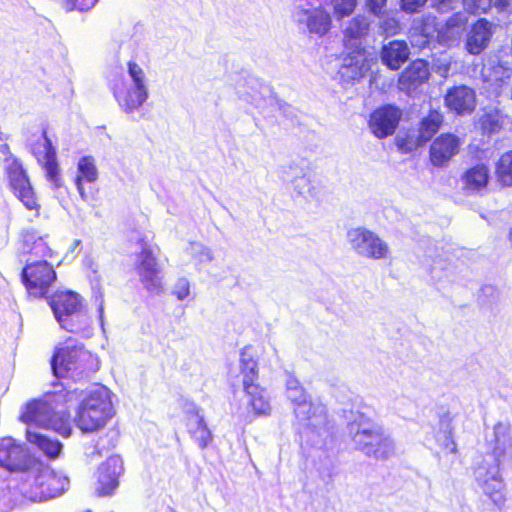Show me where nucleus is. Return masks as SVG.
Wrapping results in <instances>:
<instances>
[{"label":"nucleus","mask_w":512,"mask_h":512,"mask_svg":"<svg viewBox=\"0 0 512 512\" xmlns=\"http://www.w3.org/2000/svg\"><path fill=\"white\" fill-rule=\"evenodd\" d=\"M82 391L77 389H61L48 393L45 398H34L27 401L19 415V421L38 428L50 429L68 438L72 434L69 408L77 403Z\"/></svg>","instance_id":"obj_1"},{"label":"nucleus","mask_w":512,"mask_h":512,"mask_svg":"<svg viewBox=\"0 0 512 512\" xmlns=\"http://www.w3.org/2000/svg\"><path fill=\"white\" fill-rule=\"evenodd\" d=\"M50 364L56 377L74 381L89 379L100 368L98 357L71 337L55 347Z\"/></svg>","instance_id":"obj_2"},{"label":"nucleus","mask_w":512,"mask_h":512,"mask_svg":"<svg viewBox=\"0 0 512 512\" xmlns=\"http://www.w3.org/2000/svg\"><path fill=\"white\" fill-rule=\"evenodd\" d=\"M114 416L111 391L97 384L80 401L74 423L83 434H92L104 429Z\"/></svg>","instance_id":"obj_3"},{"label":"nucleus","mask_w":512,"mask_h":512,"mask_svg":"<svg viewBox=\"0 0 512 512\" xmlns=\"http://www.w3.org/2000/svg\"><path fill=\"white\" fill-rule=\"evenodd\" d=\"M56 320L70 333H80L90 326L91 317L83 311L80 296L71 290H56L49 298Z\"/></svg>","instance_id":"obj_4"},{"label":"nucleus","mask_w":512,"mask_h":512,"mask_svg":"<svg viewBox=\"0 0 512 512\" xmlns=\"http://www.w3.org/2000/svg\"><path fill=\"white\" fill-rule=\"evenodd\" d=\"M251 347H244L240 357V373L242 375L243 391L248 397V407L255 417L270 414L271 406L266 390L259 380V365L257 359L249 354Z\"/></svg>","instance_id":"obj_5"},{"label":"nucleus","mask_w":512,"mask_h":512,"mask_svg":"<svg viewBox=\"0 0 512 512\" xmlns=\"http://www.w3.org/2000/svg\"><path fill=\"white\" fill-rule=\"evenodd\" d=\"M138 244L140 251L135 254L134 269L139 281L149 293L159 294L163 291L161 270L157 259L160 248L157 245L148 244L144 238L139 239Z\"/></svg>","instance_id":"obj_6"},{"label":"nucleus","mask_w":512,"mask_h":512,"mask_svg":"<svg viewBox=\"0 0 512 512\" xmlns=\"http://www.w3.org/2000/svg\"><path fill=\"white\" fill-rule=\"evenodd\" d=\"M355 448L366 457L385 461L394 455V443L379 426L358 430L353 435Z\"/></svg>","instance_id":"obj_7"},{"label":"nucleus","mask_w":512,"mask_h":512,"mask_svg":"<svg viewBox=\"0 0 512 512\" xmlns=\"http://www.w3.org/2000/svg\"><path fill=\"white\" fill-rule=\"evenodd\" d=\"M56 280V271L47 260L27 263L21 272V281L27 294L37 299L46 297Z\"/></svg>","instance_id":"obj_8"},{"label":"nucleus","mask_w":512,"mask_h":512,"mask_svg":"<svg viewBox=\"0 0 512 512\" xmlns=\"http://www.w3.org/2000/svg\"><path fill=\"white\" fill-rule=\"evenodd\" d=\"M35 465L29 449L12 436L0 438V468L10 473H25Z\"/></svg>","instance_id":"obj_9"},{"label":"nucleus","mask_w":512,"mask_h":512,"mask_svg":"<svg viewBox=\"0 0 512 512\" xmlns=\"http://www.w3.org/2000/svg\"><path fill=\"white\" fill-rule=\"evenodd\" d=\"M9 187L26 209L39 214L40 204L30 183L28 175L18 160H13L6 168Z\"/></svg>","instance_id":"obj_10"},{"label":"nucleus","mask_w":512,"mask_h":512,"mask_svg":"<svg viewBox=\"0 0 512 512\" xmlns=\"http://www.w3.org/2000/svg\"><path fill=\"white\" fill-rule=\"evenodd\" d=\"M352 248L369 259H384L389 254V246L374 232L358 227L349 232Z\"/></svg>","instance_id":"obj_11"},{"label":"nucleus","mask_w":512,"mask_h":512,"mask_svg":"<svg viewBox=\"0 0 512 512\" xmlns=\"http://www.w3.org/2000/svg\"><path fill=\"white\" fill-rule=\"evenodd\" d=\"M69 486L67 477L53 471L39 473L30 487V500L42 502L62 495Z\"/></svg>","instance_id":"obj_12"},{"label":"nucleus","mask_w":512,"mask_h":512,"mask_svg":"<svg viewBox=\"0 0 512 512\" xmlns=\"http://www.w3.org/2000/svg\"><path fill=\"white\" fill-rule=\"evenodd\" d=\"M402 116L403 112L398 106L384 104L371 112L368 127L376 138L384 139L395 133Z\"/></svg>","instance_id":"obj_13"},{"label":"nucleus","mask_w":512,"mask_h":512,"mask_svg":"<svg viewBox=\"0 0 512 512\" xmlns=\"http://www.w3.org/2000/svg\"><path fill=\"white\" fill-rule=\"evenodd\" d=\"M110 88L116 102L128 114L139 109L148 98L147 87L128 85L123 75L115 76Z\"/></svg>","instance_id":"obj_14"},{"label":"nucleus","mask_w":512,"mask_h":512,"mask_svg":"<svg viewBox=\"0 0 512 512\" xmlns=\"http://www.w3.org/2000/svg\"><path fill=\"white\" fill-rule=\"evenodd\" d=\"M462 141L451 132H444L435 137L429 147V161L437 168L446 167L460 152Z\"/></svg>","instance_id":"obj_15"},{"label":"nucleus","mask_w":512,"mask_h":512,"mask_svg":"<svg viewBox=\"0 0 512 512\" xmlns=\"http://www.w3.org/2000/svg\"><path fill=\"white\" fill-rule=\"evenodd\" d=\"M32 153L38 164L45 170L46 179L52 182L55 187H60L61 177L56 150L46 131H43L42 139L32 145Z\"/></svg>","instance_id":"obj_16"},{"label":"nucleus","mask_w":512,"mask_h":512,"mask_svg":"<svg viewBox=\"0 0 512 512\" xmlns=\"http://www.w3.org/2000/svg\"><path fill=\"white\" fill-rule=\"evenodd\" d=\"M444 105L455 116L470 115L477 106L476 92L467 85L452 86L444 95Z\"/></svg>","instance_id":"obj_17"},{"label":"nucleus","mask_w":512,"mask_h":512,"mask_svg":"<svg viewBox=\"0 0 512 512\" xmlns=\"http://www.w3.org/2000/svg\"><path fill=\"white\" fill-rule=\"evenodd\" d=\"M294 415L299 424L316 429L328 423L327 410L322 403H315L305 394L300 400L292 399Z\"/></svg>","instance_id":"obj_18"},{"label":"nucleus","mask_w":512,"mask_h":512,"mask_svg":"<svg viewBox=\"0 0 512 512\" xmlns=\"http://www.w3.org/2000/svg\"><path fill=\"white\" fill-rule=\"evenodd\" d=\"M462 190L467 195H483L487 192L491 173L488 164L479 162L466 168L460 176Z\"/></svg>","instance_id":"obj_19"},{"label":"nucleus","mask_w":512,"mask_h":512,"mask_svg":"<svg viewBox=\"0 0 512 512\" xmlns=\"http://www.w3.org/2000/svg\"><path fill=\"white\" fill-rule=\"evenodd\" d=\"M429 76L428 62L423 59H415L399 74L397 86L399 90L410 93L425 83Z\"/></svg>","instance_id":"obj_20"},{"label":"nucleus","mask_w":512,"mask_h":512,"mask_svg":"<svg viewBox=\"0 0 512 512\" xmlns=\"http://www.w3.org/2000/svg\"><path fill=\"white\" fill-rule=\"evenodd\" d=\"M492 37V24L485 18L475 21L467 35L465 48L471 55H479Z\"/></svg>","instance_id":"obj_21"},{"label":"nucleus","mask_w":512,"mask_h":512,"mask_svg":"<svg viewBox=\"0 0 512 512\" xmlns=\"http://www.w3.org/2000/svg\"><path fill=\"white\" fill-rule=\"evenodd\" d=\"M118 469L116 462L107 460L97 469L96 495L98 497L112 496L119 486Z\"/></svg>","instance_id":"obj_22"},{"label":"nucleus","mask_w":512,"mask_h":512,"mask_svg":"<svg viewBox=\"0 0 512 512\" xmlns=\"http://www.w3.org/2000/svg\"><path fill=\"white\" fill-rule=\"evenodd\" d=\"M507 123V116L497 108L483 109L476 121L480 134L491 137L501 133Z\"/></svg>","instance_id":"obj_23"},{"label":"nucleus","mask_w":512,"mask_h":512,"mask_svg":"<svg viewBox=\"0 0 512 512\" xmlns=\"http://www.w3.org/2000/svg\"><path fill=\"white\" fill-rule=\"evenodd\" d=\"M410 50L404 40H392L380 51L382 63L391 70H398L409 58Z\"/></svg>","instance_id":"obj_24"},{"label":"nucleus","mask_w":512,"mask_h":512,"mask_svg":"<svg viewBox=\"0 0 512 512\" xmlns=\"http://www.w3.org/2000/svg\"><path fill=\"white\" fill-rule=\"evenodd\" d=\"M77 168L78 172L75 178V184L82 199L87 200L90 195L85 191L84 184L94 183L98 178L95 161L90 156H84L80 158Z\"/></svg>","instance_id":"obj_25"},{"label":"nucleus","mask_w":512,"mask_h":512,"mask_svg":"<svg viewBox=\"0 0 512 512\" xmlns=\"http://www.w3.org/2000/svg\"><path fill=\"white\" fill-rule=\"evenodd\" d=\"M443 122V114L437 109H430L418 123V142L430 141L440 130Z\"/></svg>","instance_id":"obj_26"},{"label":"nucleus","mask_w":512,"mask_h":512,"mask_svg":"<svg viewBox=\"0 0 512 512\" xmlns=\"http://www.w3.org/2000/svg\"><path fill=\"white\" fill-rule=\"evenodd\" d=\"M25 438L28 443L34 445L50 459H56L63 448V445L58 440L51 439L41 433L30 430L26 431Z\"/></svg>","instance_id":"obj_27"},{"label":"nucleus","mask_w":512,"mask_h":512,"mask_svg":"<svg viewBox=\"0 0 512 512\" xmlns=\"http://www.w3.org/2000/svg\"><path fill=\"white\" fill-rule=\"evenodd\" d=\"M304 13L307 15L306 25L311 34L323 36L328 33L332 20L330 14L323 7H317L312 11L305 10Z\"/></svg>","instance_id":"obj_28"},{"label":"nucleus","mask_w":512,"mask_h":512,"mask_svg":"<svg viewBox=\"0 0 512 512\" xmlns=\"http://www.w3.org/2000/svg\"><path fill=\"white\" fill-rule=\"evenodd\" d=\"M495 177L501 187H512V150L503 153L495 163Z\"/></svg>","instance_id":"obj_29"},{"label":"nucleus","mask_w":512,"mask_h":512,"mask_svg":"<svg viewBox=\"0 0 512 512\" xmlns=\"http://www.w3.org/2000/svg\"><path fill=\"white\" fill-rule=\"evenodd\" d=\"M191 416L194 418L196 422V427L191 430V435L193 439L197 442L199 447L201 449H204L212 441V434L208 429L203 417L199 415L198 410H194L191 413Z\"/></svg>","instance_id":"obj_30"},{"label":"nucleus","mask_w":512,"mask_h":512,"mask_svg":"<svg viewBox=\"0 0 512 512\" xmlns=\"http://www.w3.org/2000/svg\"><path fill=\"white\" fill-rule=\"evenodd\" d=\"M369 29L367 21L360 16L352 18L344 30V41L346 43L359 40L364 37Z\"/></svg>","instance_id":"obj_31"},{"label":"nucleus","mask_w":512,"mask_h":512,"mask_svg":"<svg viewBox=\"0 0 512 512\" xmlns=\"http://www.w3.org/2000/svg\"><path fill=\"white\" fill-rule=\"evenodd\" d=\"M358 0H331L333 13L337 19H343L350 16L356 6Z\"/></svg>","instance_id":"obj_32"},{"label":"nucleus","mask_w":512,"mask_h":512,"mask_svg":"<svg viewBox=\"0 0 512 512\" xmlns=\"http://www.w3.org/2000/svg\"><path fill=\"white\" fill-rule=\"evenodd\" d=\"M467 24V18L461 13L457 12L452 14L443 26L446 33L458 34L465 29Z\"/></svg>","instance_id":"obj_33"},{"label":"nucleus","mask_w":512,"mask_h":512,"mask_svg":"<svg viewBox=\"0 0 512 512\" xmlns=\"http://www.w3.org/2000/svg\"><path fill=\"white\" fill-rule=\"evenodd\" d=\"M30 254L42 258V260H46L47 258L53 257V251L49 247L48 243L46 242L45 238L38 237L32 242L31 248H30Z\"/></svg>","instance_id":"obj_34"},{"label":"nucleus","mask_w":512,"mask_h":512,"mask_svg":"<svg viewBox=\"0 0 512 512\" xmlns=\"http://www.w3.org/2000/svg\"><path fill=\"white\" fill-rule=\"evenodd\" d=\"M512 452V442L508 444L500 443L499 439L496 440L495 446L492 449V456L495 465L499 468L505 459H507Z\"/></svg>","instance_id":"obj_35"},{"label":"nucleus","mask_w":512,"mask_h":512,"mask_svg":"<svg viewBox=\"0 0 512 512\" xmlns=\"http://www.w3.org/2000/svg\"><path fill=\"white\" fill-rule=\"evenodd\" d=\"M494 480L496 481V486L491 487V485L486 484L485 493L494 504L500 506L505 502V496L503 493L504 483L500 478H494Z\"/></svg>","instance_id":"obj_36"},{"label":"nucleus","mask_w":512,"mask_h":512,"mask_svg":"<svg viewBox=\"0 0 512 512\" xmlns=\"http://www.w3.org/2000/svg\"><path fill=\"white\" fill-rule=\"evenodd\" d=\"M127 70L129 76L133 81V85L147 87L145 84V72L137 62H135L134 60L128 61Z\"/></svg>","instance_id":"obj_37"},{"label":"nucleus","mask_w":512,"mask_h":512,"mask_svg":"<svg viewBox=\"0 0 512 512\" xmlns=\"http://www.w3.org/2000/svg\"><path fill=\"white\" fill-rule=\"evenodd\" d=\"M423 143L418 142V136L414 138L410 135H405L396 139V146L401 153L408 154L417 149Z\"/></svg>","instance_id":"obj_38"},{"label":"nucleus","mask_w":512,"mask_h":512,"mask_svg":"<svg viewBox=\"0 0 512 512\" xmlns=\"http://www.w3.org/2000/svg\"><path fill=\"white\" fill-rule=\"evenodd\" d=\"M472 14L486 13L492 5V0H463Z\"/></svg>","instance_id":"obj_39"},{"label":"nucleus","mask_w":512,"mask_h":512,"mask_svg":"<svg viewBox=\"0 0 512 512\" xmlns=\"http://www.w3.org/2000/svg\"><path fill=\"white\" fill-rule=\"evenodd\" d=\"M427 0H401L400 7L406 13H416L426 4Z\"/></svg>","instance_id":"obj_40"},{"label":"nucleus","mask_w":512,"mask_h":512,"mask_svg":"<svg viewBox=\"0 0 512 512\" xmlns=\"http://www.w3.org/2000/svg\"><path fill=\"white\" fill-rule=\"evenodd\" d=\"M386 5L387 0H366L368 10L376 16H379L383 12Z\"/></svg>","instance_id":"obj_41"},{"label":"nucleus","mask_w":512,"mask_h":512,"mask_svg":"<svg viewBox=\"0 0 512 512\" xmlns=\"http://www.w3.org/2000/svg\"><path fill=\"white\" fill-rule=\"evenodd\" d=\"M190 289L189 284L185 280H181L177 283L176 289L174 290V295L179 300L185 299L189 295Z\"/></svg>","instance_id":"obj_42"},{"label":"nucleus","mask_w":512,"mask_h":512,"mask_svg":"<svg viewBox=\"0 0 512 512\" xmlns=\"http://www.w3.org/2000/svg\"><path fill=\"white\" fill-rule=\"evenodd\" d=\"M444 447H445V449L449 453H457V445H456L455 441L452 438V433L451 432H449V434H448V436L446 438Z\"/></svg>","instance_id":"obj_43"},{"label":"nucleus","mask_w":512,"mask_h":512,"mask_svg":"<svg viewBox=\"0 0 512 512\" xmlns=\"http://www.w3.org/2000/svg\"><path fill=\"white\" fill-rule=\"evenodd\" d=\"M512 3V0H495V5L500 10H504L509 7Z\"/></svg>","instance_id":"obj_44"},{"label":"nucleus","mask_w":512,"mask_h":512,"mask_svg":"<svg viewBox=\"0 0 512 512\" xmlns=\"http://www.w3.org/2000/svg\"><path fill=\"white\" fill-rule=\"evenodd\" d=\"M435 5L438 9L447 8L450 6L453 0H434Z\"/></svg>","instance_id":"obj_45"},{"label":"nucleus","mask_w":512,"mask_h":512,"mask_svg":"<svg viewBox=\"0 0 512 512\" xmlns=\"http://www.w3.org/2000/svg\"><path fill=\"white\" fill-rule=\"evenodd\" d=\"M85 512H92L91 510H86Z\"/></svg>","instance_id":"obj_46"}]
</instances>
